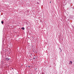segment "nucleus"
Wrapping results in <instances>:
<instances>
[{"mask_svg":"<svg viewBox=\"0 0 74 74\" xmlns=\"http://www.w3.org/2000/svg\"><path fill=\"white\" fill-rule=\"evenodd\" d=\"M34 59H35V58H34Z\"/></svg>","mask_w":74,"mask_h":74,"instance_id":"5","label":"nucleus"},{"mask_svg":"<svg viewBox=\"0 0 74 74\" xmlns=\"http://www.w3.org/2000/svg\"><path fill=\"white\" fill-rule=\"evenodd\" d=\"M21 29L22 30H25V28H24V27L21 28Z\"/></svg>","mask_w":74,"mask_h":74,"instance_id":"2","label":"nucleus"},{"mask_svg":"<svg viewBox=\"0 0 74 74\" xmlns=\"http://www.w3.org/2000/svg\"><path fill=\"white\" fill-rule=\"evenodd\" d=\"M1 23L2 24H3V23H4V22H3V21H1Z\"/></svg>","mask_w":74,"mask_h":74,"instance_id":"3","label":"nucleus"},{"mask_svg":"<svg viewBox=\"0 0 74 74\" xmlns=\"http://www.w3.org/2000/svg\"><path fill=\"white\" fill-rule=\"evenodd\" d=\"M10 60V58L8 59V60Z\"/></svg>","mask_w":74,"mask_h":74,"instance_id":"4","label":"nucleus"},{"mask_svg":"<svg viewBox=\"0 0 74 74\" xmlns=\"http://www.w3.org/2000/svg\"><path fill=\"white\" fill-rule=\"evenodd\" d=\"M70 62H71V64H72V61H70L69 63H70Z\"/></svg>","mask_w":74,"mask_h":74,"instance_id":"1","label":"nucleus"},{"mask_svg":"<svg viewBox=\"0 0 74 74\" xmlns=\"http://www.w3.org/2000/svg\"><path fill=\"white\" fill-rule=\"evenodd\" d=\"M29 67H30V66H29Z\"/></svg>","mask_w":74,"mask_h":74,"instance_id":"7","label":"nucleus"},{"mask_svg":"<svg viewBox=\"0 0 74 74\" xmlns=\"http://www.w3.org/2000/svg\"><path fill=\"white\" fill-rule=\"evenodd\" d=\"M60 49H61L60 48Z\"/></svg>","mask_w":74,"mask_h":74,"instance_id":"8","label":"nucleus"},{"mask_svg":"<svg viewBox=\"0 0 74 74\" xmlns=\"http://www.w3.org/2000/svg\"><path fill=\"white\" fill-rule=\"evenodd\" d=\"M50 3H51V2H50Z\"/></svg>","mask_w":74,"mask_h":74,"instance_id":"6","label":"nucleus"}]
</instances>
